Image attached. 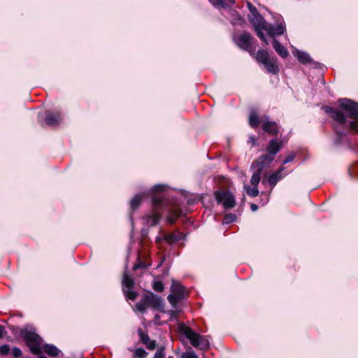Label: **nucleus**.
<instances>
[{
	"instance_id": "obj_5",
	"label": "nucleus",
	"mask_w": 358,
	"mask_h": 358,
	"mask_svg": "<svg viewBox=\"0 0 358 358\" xmlns=\"http://www.w3.org/2000/svg\"><path fill=\"white\" fill-rule=\"evenodd\" d=\"M152 204L154 208L152 212L144 217L146 224L151 227L157 225L161 218L159 209L164 205L163 199L158 196H154L152 198Z\"/></svg>"
},
{
	"instance_id": "obj_42",
	"label": "nucleus",
	"mask_w": 358,
	"mask_h": 358,
	"mask_svg": "<svg viewBox=\"0 0 358 358\" xmlns=\"http://www.w3.org/2000/svg\"><path fill=\"white\" fill-rule=\"evenodd\" d=\"M3 328L0 326V338L3 336Z\"/></svg>"
},
{
	"instance_id": "obj_18",
	"label": "nucleus",
	"mask_w": 358,
	"mask_h": 358,
	"mask_svg": "<svg viewBox=\"0 0 358 358\" xmlns=\"http://www.w3.org/2000/svg\"><path fill=\"white\" fill-rule=\"evenodd\" d=\"M273 159L274 155L268 153L261 156L257 160L256 163L258 167H262L263 169L264 166L269 165Z\"/></svg>"
},
{
	"instance_id": "obj_24",
	"label": "nucleus",
	"mask_w": 358,
	"mask_h": 358,
	"mask_svg": "<svg viewBox=\"0 0 358 358\" xmlns=\"http://www.w3.org/2000/svg\"><path fill=\"white\" fill-rule=\"evenodd\" d=\"M250 125L253 128H257L259 125V119L255 110H251L249 116Z\"/></svg>"
},
{
	"instance_id": "obj_10",
	"label": "nucleus",
	"mask_w": 358,
	"mask_h": 358,
	"mask_svg": "<svg viewBox=\"0 0 358 358\" xmlns=\"http://www.w3.org/2000/svg\"><path fill=\"white\" fill-rule=\"evenodd\" d=\"M260 20L262 24L259 27V30H261L263 34V31H265L266 34L271 37L284 34L285 28L282 23H280L277 25H272L267 23L266 21H262L261 19Z\"/></svg>"
},
{
	"instance_id": "obj_2",
	"label": "nucleus",
	"mask_w": 358,
	"mask_h": 358,
	"mask_svg": "<svg viewBox=\"0 0 358 358\" xmlns=\"http://www.w3.org/2000/svg\"><path fill=\"white\" fill-rule=\"evenodd\" d=\"M178 329V331L184 335L194 347L201 350L209 348V342L204 336L197 334L184 323H180Z\"/></svg>"
},
{
	"instance_id": "obj_41",
	"label": "nucleus",
	"mask_w": 358,
	"mask_h": 358,
	"mask_svg": "<svg viewBox=\"0 0 358 358\" xmlns=\"http://www.w3.org/2000/svg\"><path fill=\"white\" fill-rule=\"evenodd\" d=\"M250 208H251V210H252V211H255V210H257L258 206H257V205L252 203V204H251V206H250Z\"/></svg>"
},
{
	"instance_id": "obj_11",
	"label": "nucleus",
	"mask_w": 358,
	"mask_h": 358,
	"mask_svg": "<svg viewBox=\"0 0 358 358\" xmlns=\"http://www.w3.org/2000/svg\"><path fill=\"white\" fill-rule=\"evenodd\" d=\"M183 238V234L176 231L173 233L164 234L162 236H157L156 238V243L158 245H161L164 241H166L169 244H173L182 239Z\"/></svg>"
},
{
	"instance_id": "obj_16",
	"label": "nucleus",
	"mask_w": 358,
	"mask_h": 358,
	"mask_svg": "<svg viewBox=\"0 0 358 358\" xmlns=\"http://www.w3.org/2000/svg\"><path fill=\"white\" fill-rule=\"evenodd\" d=\"M292 54L294 55V57H297L298 60L301 63L303 64H308L312 62L311 57L308 53L305 52H302L297 49H294L292 50Z\"/></svg>"
},
{
	"instance_id": "obj_46",
	"label": "nucleus",
	"mask_w": 358,
	"mask_h": 358,
	"mask_svg": "<svg viewBox=\"0 0 358 358\" xmlns=\"http://www.w3.org/2000/svg\"><path fill=\"white\" fill-rule=\"evenodd\" d=\"M175 314V312L174 311H171V316Z\"/></svg>"
},
{
	"instance_id": "obj_6",
	"label": "nucleus",
	"mask_w": 358,
	"mask_h": 358,
	"mask_svg": "<svg viewBox=\"0 0 358 358\" xmlns=\"http://www.w3.org/2000/svg\"><path fill=\"white\" fill-rule=\"evenodd\" d=\"M185 297V287L179 282L173 280L171 287V294L168 296V300L172 307L176 308L178 302Z\"/></svg>"
},
{
	"instance_id": "obj_3",
	"label": "nucleus",
	"mask_w": 358,
	"mask_h": 358,
	"mask_svg": "<svg viewBox=\"0 0 358 358\" xmlns=\"http://www.w3.org/2000/svg\"><path fill=\"white\" fill-rule=\"evenodd\" d=\"M22 337L31 353L39 355L43 349V340L36 334L32 331H26L22 332Z\"/></svg>"
},
{
	"instance_id": "obj_31",
	"label": "nucleus",
	"mask_w": 358,
	"mask_h": 358,
	"mask_svg": "<svg viewBox=\"0 0 358 358\" xmlns=\"http://www.w3.org/2000/svg\"><path fill=\"white\" fill-rule=\"evenodd\" d=\"M134 355L136 357L138 358H145L146 357L148 353L147 352L143 349V348H138L136 350Z\"/></svg>"
},
{
	"instance_id": "obj_38",
	"label": "nucleus",
	"mask_w": 358,
	"mask_h": 358,
	"mask_svg": "<svg viewBox=\"0 0 358 358\" xmlns=\"http://www.w3.org/2000/svg\"><path fill=\"white\" fill-rule=\"evenodd\" d=\"M295 157V155L294 154L289 155L283 161V164H287L289 162H291Z\"/></svg>"
},
{
	"instance_id": "obj_33",
	"label": "nucleus",
	"mask_w": 358,
	"mask_h": 358,
	"mask_svg": "<svg viewBox=\"0 0 358 358\" xmlns=\"http://www.w3.org/2000/svg\"><path fill=\"white\" fill-rule=\"evenodd\" d=\"M11 354L15 358H18L22 355V351L18 348H14L12 349Z\"/></svg>"
},
{
	"instance_id": "obj_12",
	"label": "nucleus",
	"mask_w": 358,
	"mask_h": 358,
	"mask_svg": "<svg viewBox=\"0 0 358 358\" xmlns=\"http://www.w3.org/2000/svg\"><path fill=\"white\" fill-rule=\"evenodd\" d=\"M122 285L124 286L123 292L126 296L131 300L136 299V293L131 290L134 285L133 279L127 274H124Z\"/></svg>"
},
{
	"instance_id": "obj_7",
	"label": "nucleus",
	"mask_w": 358,
	"mask_h": 358,
	"mask_svg": "<svg viewBox=\"0 0 358 358\" xmlns=\"http://www.w3.org/2000/svg\"><path fill=\"white\" fill-rule=\"evenodd\" d=\"M248 7L250 8L251 13V15L250 16V20L251 23L253 24L257 36L262 41L268 44L264 34H263L262 31L259 30V27H261L262 24L260 19L262 21H265V20L258 13L257 8L255 7L252 6L250 3L248 4Z\"/></svg>"
},
{
	"instance_id": "obj_29",
	"label": "nucleus",
	"mask_w": 358,
	"mask_h": 358,
	"mask_svg": "<svg viewBox=\"0 0 358 358\" xmlns=\"http://www.w3.org/2000/svg\"><path fill=\"white\" fill-rule=\"evenodd\" d=\"M148 308V303L145 301L144 296L142 298V299L136 304V308L139 312H144L147 308Z\"/></svg>"
},
{
	"instance_id": "obj_35",
	"label": "nucleus",
	"mask_w": 358,
	"mask_h": 358,
	"mask_svg": "<svg viewBox=\"0 0 358 358\" xmlns=\"http://www.w3.org/2000/svg\"><path fill=\"white\" fill-rule=\"evenodd\" d=\"M165 189V186L163 185H155L153 188H152V192H163L164 191Z\"/></svg>"
},
{
	"instance_id": "obj_32",
	"label": "nucleus",
	"mask_w": 358,
	"mask_h": 358,
	"mask_svg": "<svg viewBox=\"0 0 358 358\" xmlns=\"http://www.w3.org/2000/svg\"><path fill=\"white\" fill-rule=\"evenodd\" d=\"M10 352V348L8 345H3L0 346V355H6Z\"/></svg>"
},
{
	"instance_id": "obj_45",
	"label": "nucleus",
	"mask_w": 358,
	"mask_h": 358,
	"mask_svg": "<svg viewBox=\"0 0 358 358\" xmlns=\"http://www.w3.org/2000/svg\"><path fill=\"white\" fill-rule=\"evenodd\" d=\"M38 358H46V357L43 356V355H41L39 356Z\"/></svg>"
},
{
	"instance_id": "obj_26",
	"label": "nucleus",
	"mask_w": 358,
	"mask_h": 358,
	"mask_svg": "<svg viewBox=\"0 0 358 358\" xmlns=\"http://www.w3.org/2000/svg\"><path fill=\"white\" fill-rule=\"evenodd\" d=\"M180 215V211L178 209H174L167 216V222L173 224Z\"/></svg>"
},
{
	"instance_id": "obj_8",
	"label": "nucleus",
	"mask_w": 358,
	"mask_h": 358,
	"mask_svg": "<svg viewBox=\"0 0 358 358\" xmlns=\"http://www.w3.org/2000/svg\"><path fill=\"white\" fill-rule=\"evenodd\" d=\"M248 7L250 8L251 13V15L250 16V20L251 23L253 24L257 36L262 41L268 44L264 34H263L262 31L259 30V27H261L262 24L260 19L262 21H265V20L258 13L257 8L255 7L252 6L250 3L248 4Z\"/></svg>"
},
{
	"instance_id": "obj_34",
	"label": "nucleus",
	"mask_w": 358,
	"mask_h": 358,
	"mask_svg": "<svg viewBox=\"0 0 358 358\" xmlns=\"http://www.w3.org/2000/svg\"><path fill=\"white\" fill-rule=\"evenodd\" d=\"M181 358H199L193 352H187L182 355Z\"/></svg>"
},
{
	"instance_id": "obj_40",
	"label": "nucleus",
	"mask_w": 358,
	"mask_h": 358,
	"mask_svg": "<svg viewBox=\"0 0 358 358\" xmlns=\"http://www.w3.org/2000/svg\"><path fill=\"white\" fill-rule=\"evenodd\" d=\"M141 336L143 343H145V341H150V338L145 334H141Z\"/></svg>"
},
{
	"instance_id": "obj_14",
	"label": "nucleus",
	"mask_w": 358,
	"mask_h": 358,
	"mask_svg": "<svg viewBox=\"0 0 358 358\" xmlns=\"http://www.w3.org/2000/svg\"><path fill=\"white\" fill-rule=\"evenodd\" d=\"M62 120L61 114L59 113L47 112L45 113V122L49 126H56Z\"/></svg>"
},
{
	"instance_id": "obj_43",
	"label": "nucleus",
	"mask_w": 358,
	"mask_h": 358,
	"mask_svg": "<svg viewBox=\"0 0 358 358\" xmlns=\"http://www.w3.org/2000/svg\"><path fill=\"white\" fill-rule=\"evenodd\" d=\"M355 168H356V166L350 169H349V172L351 173L353 171V169H355Z\"/></svg>"
},
{
	"instance_id": "obj_19",
	"label": "nucleus",
	"mask_w": 358,
	"mask_h": 358,
	"mask_svg": "<svg viewBox=\"0 0 358 358\" xmlns=\"http://www.w3.org/2000/svg\"><path fill=\"white\" fill-rule=\"evenodd\" d=\"M273 48L275 49V50L276 51V52L281 57L286 58L288 56L289 52L287 50V49L283 45H282L279 43V41H277L276 39H273Z\"/></svg>"
},
{
	"instance_id": "obj_37",
	"label": "nucleus",
	"mask_w": 358,
	"mask_h": 358,
	"mask_svg": "<svg viewBox=\"0 0 358 358\" xmlns=\"http://www.w3.org/2000/svg\"><path fill=\"white\" fill-rule=\"evenodd\" d=\"M145 344L147 345V348L150 350H154L156 347V343L155 341H151L149 343H147V341H145Z\"/></svg>"
},
{
	"instance_id": "obj_25",
	"label": "nucleus",
	"mask_w": 358,
	"mask_h": 358,
	"mask_svg": "<svg viewBox=\"0 0 358 358\" xmlns=\"http://www.w3.org/2000/svg\"><path fill=\"white\" fill-rule=\"evenodd\" d=\"M144 196H145V194H137L132 199L131 201V208L133 210L138 208Z\"/></svg>"
},
{
	"instance_id": "obj_1",
	"label": "nucleus",
	"mask_w": 358,
	"mask_h": 358,
	"mask_svg": "<svg viewBox=\"0 0 358 358\" xmlns=\"http://www.w3.org/2000/svg\"><path fill=\"white\" fill-rule=\"evenodd\" d=\"M339 102L344 113L332 107L325 108L338 124L335 127V131L338 138L343 136L345 131L358 133V103L347 99H341Z\"/></svg>"
},
{
	"instance_id": "obj_4",
	"label": "nucleus",
	"mask_w": 358,
	"mask_h": 358,
	"mask_svg": "<svg viewBox=\"0 0 358 358\" xmlns=\"http://www.w3.org/2000/svg\"><path fill=\"white\" fill-rule=\"evenodd\" d=\"M256 57L258 62L264 64L268 72L273 74L278 73L279 68L277 64V59L273 57H271L267 51L259 50Z\"/></svg>"
},
{
	"instance_id": "obj_13",
	"label": "nucleus",
	"mask_w": 358,
	"mask_h": 358,
	"mask_svg": "<svg viewBox=\"0 0 358 358\" xmlns=\"http://www.w3.org/2000/svg\"><path fill=\"white\" fill-rule=\"evenodd\" d=\"M236 43L241 48L248 50L252 45V37L249 34H243L237 37Z\"/></svg>"
},
{
	"instance_id": "obj_22",
	"label": "nucleus",
	"mask_w": 358,
	"mask_h": 358,
	"mask_svg": "<svg viewBox=\"0 0 358 358\" xmlns=\"http://www.w3.org/2000/svg\"><path fill=\"white\" fill-rule=\"evenodd\" d=\"M43 350L50 357H56L59 356V350L55 345L47 344L43 347Z\"/></svg>"
},
{
	"instance_id": "obj_30",
	"label": "nucleus",
	"mask_w": 358,
	"mask_h": 358,
	"mask_svg": "<svg viewBox=\"0 0 358 358\" xmlns=\"http://www.w3.org/2000/svg\"><path fill=\"white\" fill-rule=\"evenodd\" d=\"M152 288L156 292H162L164 290V284L162 281H155L152 285Z\"/></svg>"
},
{
	"instance_id": "obj_21",
	"label": "nucleus",
	"mask_w": 358,
	"mask_h": 358,
	"mask_svg": "<svg viewBox=\"0 0 358 358\" xmlns=\"http://www.w3.org/2000/svg\"><path fill=\"white\" fill-rule=\"evenodd\" d=\"M281 147V144L278 142L277 139H272L267 147V151L268 153L273 155H275V154L280 150Z\"/></svg>"
},
{
	"instance_id": "obj_44",
	"label": "nucleus",
	"mask_w": 358,
	"mask_h": 358,
	"mask_svg": "<svg viewBox=\"0 0 358 358\" xmlns=\"http://www.w3.org/2000/svg\"><path fill=\"white\" fill-rule=\"evenodd\" d=\"M139 267H140V265H135L134 268L137 269Z\"/></svg>"
},
{
	"instance_id": "obj_15",
	"label": "nucleus",
	"mask_w": 358,
	"mask_h": 358,
	"mask_svg": "<svg viewBox=\"0 0 358 358\" xmlns=\"http://www.w3.org/2000/svg\"><path fill=\"white\" fill-rule=\"evenodd\" d=\"M145 301L148 303V307H153L155 308H159L162 305L161 299L153 294L152 293H149L144 296Z\"/></svg>"
},
{
	"instance_id": "obj_23",
	"label": "nucleus",
	"mask_w": 358,
	"mask_h": 358,
	"mask_svg": "<svg viewBox=\"0 0 358 358\" xmlns=\"http://www.w3.org/2000/svg\"><path fill=\"white\" fill-rule=\"evenodd\" d=\"M262 170V167H257V171L252 174L250 180L252 185L258 186L260 182Z\"/></svg>"
},
{
	"instance_id": "obj_36",
	"label": "nucleus",
	"mask_w": 358,
	"mask_h": 358,
	"mask_svg": "<svg viewBox=\"0 0 358 358\" xmlns=\"http://www.w3.org/2000/svg\"><path fill=\"white\" fill-rule=\"evenodd\" d=\"M234 220H235V215L233 214H229L224 217V222L225 223H230V222H233Z\"/></svg>"
},
{
	"instance_id": "obj_39",
	"label": "nucleus",
	"mask_w": 358,
	"mask_h": 358,
	"mask_svg": "<svg viewBox=\"0 0 358 358\" xmlns=\"http://www.w3.org/2000/svg\"><path fill=\"white\" fill-rule=\"evenodd\" d=\"M164 355L162 350H157L154 356V358H164Z\"/></svg>"
},
{
	"instance_id": "obj_27",
	"label": "nucleus",
	"mask_w": 358,
	"mask_h": 358,
	"mask_svg": "<svg viewBox=\"0 0 358 358\" xmlns=\"http://www.w3.org/2000/svg\"><path fill=\"white\" fill-rule=\"evenodd\" d=\"M244 189L247 194L251 197H255L259 194L258 186L252 185V187H250L248 185H244Z\"/></svg>"
},
{
	"instance_id": "obj_17",
	"label": "nucleus",
	"mask_w": 358,
	"mask_h": 358,
	"mask_svg": "<svg viewBox=\"0 0 358 358\" xmlns=\"http://www.w3.org/2000/svg\"><path fill=\"white\" fill-rule=\"evenodd\" d=\"M262 129L267 133L275 135L278 133V127L275 122L265 121L262 124Z\"/></svg>"
},
{
	"instance_id": "obj_20",
	"label": "nucleus",
	"mask_w": 358,
	"mask_h": 358,
	"mask_svg": "<svg viewBox=\"0 0 358 358\" xmlns=\"http://www.w3.org/2000/svg\"><path fill=\"white\" fill-rule=\"evenodd\" d=\"M283 168H280L277 171L273 173L268 178V182L271 185V187L273 188L278 181H279L282 178V176L281 174L282 171H283Z\"/></svg>"
},
{
	"instance_id": "obj_28",
	"label": "nucleus",
	"mask_w": 358,
	"mask_h": 358,
	"mask_svg": "<svg viewBox=\"0 0 358 358\" xmlns=\"http://www.w3.org/2000/svg\"><path fill=\"white\" fill-rule=\"evenodd\" d=\"M216 6L225 8L234 3L235 0H213Z\"/></svg>"
},
{
	"instance_id": "obj_9",
	"label": "nucleus",
	"mask_w": 358,
	"mask_h": 358,
	"mask_svg": "<svg viewBox=\"0 0 358 358\" xmlns=\"http://www.w3.org/2000/svg\"><path fill=\"white\" fill-rule=\"evenodd\" d=\"M215 196L218 203H222L225 209L234 207L236 201L234 195L229 191H216Z\"/></svg>"
}]
</instances>
